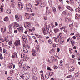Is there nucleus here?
Masks as SVG:
<instances>
[{
    "label": "nucleus",
    "instance_id": "nucleus-42",
    "mask_svg": "<svg viewBox=\"0 0 80 80\" xmlns=\"http://www.w3.org/2000/svg\"><path fill=\"white\" fill-rule=\"evenodd\" d=\"M7 80H12V78L11 77H8L7 78Z\"/></svg>",
    "mask_w": 80,
    "mask_h": 80
},
{
    "label": "nucleus",
    "instance_id": "nucleus-18",
    "mask_svg": "<svg viewBox=\"0 0 80 80\" xmlns=\"http://www.w3.org/2000/svg\"><path fill=\"white\" fill-rule=\"evenodd\" d=\"M63 42H64V38H60V44H62Z\"/></svg>",
    "mask_w": 80,
    "mask_h": 80
},
{
    "label": "nucleus",
    "instance_id": "nucleus-50",
    "mask_svg": "<svg viewBox=\"0 0 80 80\" xmlns=\"http://www.w3.org/2000/svg\"><path fill=\"white\" fill-rule=\"evenodd\" d=\"M58 8H59V10H60V9H62V6H61V5H60L58 6Z\"/></svg>",
    "mask_w": 80,
    "mask_h": 80
},
{
    "label": "nucleus",
    "instance_id": "nucleus-36",
    "mask_svg": "<svg viewBox=\"0 0 80 80\" xmlns=\"http://www.w3.org/2000/svg\"><path fill=\"white\" fill-rule=\"evenodd\" d=\"M32 78L33 79H34V80H37V77L35 76H32Z\"/></svg>",
    "mask_w": 80,
    "mask_h": 80
},
{
    "label": "nucleus",
    "instance_id": "nucleus-56",
    "mask_svg": "<svg viewBox=\"0 0 80 80\" xmlns=\"http://www.w3.org/2000/svg\"><path fill=\"white\" fill-rule=\"evenodd\" d=\"M22 39H23V40H24L26 39V38L25 37V36H22Z\"/></svg>",
    "mask_w": 80,
    "mask_h": 80
},
{
    "label": "nucleus",
    "instance_id": "nucleus-14",
    "mask_svg": "<svg viewBox=\"0 0 80 80\" xmlns=\"http://www.w3.org/2000/svg\"><path fill=\"white\" fill-rule=\"evenodd\" d=\"M53 39H54V40L56 43H58L59 42V39H58V38L56 37H54L53 38Z\"/></svg>",
    "mask_w": 80,
    "mask_h": 80
},
{
    "label": "nucleus",
    "instance_id": "nucleus-2",
    "mask_svg": "<svg viewBox=\"0 0 80 80\" xmlns=\"http://www.w3.org/2000/svg\"><path fill=\"white\" fill-rule=\"evenodd\" d=\"M16 76L17 79L18 80H22L23 79V77L21 75H20V74L17 73L16 74Z\"/></svg>",
    "mask_w": 80,
    "mask_h": 80
},
{
    "label": "nucleus",
    "instance_id": "nucleus-7",
    "mask_svg": "<svg viewBox=\"0 0 80 80\" xmlns=\"http://www.w3.org/2000/svg\"><path fill=\"white\" fill-rule=\"evenodd\" d=\"M17 57V54L16 52H14L12 53L11 57L12 58H16Z\"/></svg>",
    "mask_w": 80,
    "mask_h": 80
},
{
    "label": "nucleus",
    "instance_id": "nucleus-20",
    "mask_svg": "<svg viewBox=\"0 0 80 80\" xmlns=\"http://www.w3.org/2000/svg\"><path fill=\"white\" fill-rule=\"evenodd\" d=\"M6 31V28H1V32L2 33H5Z\"/></svg>",
    "mask_w": 80,
    "mask_h": 80
},
{
    "label": "nucleus",
    "instance_id": "nucleus-15",
    "mask_svg": "<svg viewBox=\"0 0 80 80\" xmlns=\"http://www.w3.org/2000/svg\"><path fill=\"white\" fill-rule=\"evenodd\" d=\"M74 69L75 68H74V67L73 66L70 67L69 68V72H72V71H73V70H74Z\"/></svg>",
    "mask_w": 80,
    "mask_h": 80
},
{
    "label": "nucleus",
    "instance_id": "nucleus-4",
    "mask_svg": "<svg viewBox=\"0 0 80 80\" xmlns=\"http://www.w3.org/2000/svg\"><path fill=\"white\" fill-rule=\"evenodd\" d=\"M24 27L25 28H28L29 27H30L31 26L30 25V22H28L26 23H25L24 24Z\"/></svg>",
    "mask_w": 80,
    "mask_h": 80
},
{
    "label": "nucleus",
    "instance_id": "nucleus-44",
    "mask_svg": "<svg viewBox=\"0 0 80 80\" xmlns=\"http://www.w3.org/2000/svg\"><path fill=\"white\" fill-rule=\"evenodd\" d=\"M66 8L68 9V10H70V9L72 8L70 7V6H66Z\"/></svg>",
    "mask_w": 80,
    "mask_h": 80
},
{
    "label": "nucleus",
    "instance_id": "nucleus-58",
    "mask_svg": "<svg viewBox=\"0 0 80 80\" xmlns=\"http://www.w3.org/2000/svg\"><path fill=\"white\" fill-rule=\"evenodd\" d=\"M69 20V19H68V18H67L66 19V22L67 23V22H68Z\"/></svg>",
    "mask_w": 80,
    "mask_h": 80
},
{
    "label": "nucleus",
    "instance_id": "nucleus-60",
    "mask_svg": "<svg viewBox=\"0 0 80 80\" xmlns=\"http://www.w3.org/2000/svg\"><path fill=\"white\" fill-rule=\"evenodd\" d=\"M71 44L72 45H73V43H74V41H73V40H72L71 41Z\"/></svg>",
    "mask_w": 80,
    "mask_h": 80
},
{
    "label": "nucleus",
    "instance_id": "nucleus-25",
    "mask_svg": "<svg viewBox=\"0 0 80 80\" xmlns=\"http://www.w3.org/2000/svg\"><path fill=\"white\" fill-rule=\"evenodd\" d=\"M7 13L10 14L11 13V10L10 9H8L6 11Z\"/></svg>",
    "mask_w": 80,
    "mask_h": 80
},
{
    "label": "nucleus",
    "instance_id": "nucleus-9",
    "mask_svg": "<svg viewBox=\"0 0 80 80\" xmlns=\"http://www.w3.org/2000/svg\"><path fill=\"white\" fill-rule=\"evenodd\" d=\"M25 16L27 19H30L31 18V14L26 13Z\"/></svg>",
    "mask_w": 80,
    "mask_h": 80
},
{
    "label": "nucleus",
    "instance_id": "nucleus-26",
    "mask_svg": "<svg viewBox=\"0 0 80 80\" xmlns=\"http://www.w3.org/2000/svg\"><path fill=\"white\" fill-rule=\"evenodd\" d=\"M23 50L25 53H28V50H27V49L25 48H23Z\"/></svg>",
    "mask_w": 80,
    "mask_h": 80
},
{
    "label": "nucleus",
    "instance_id": "nucleus-51",
    "mask_svg": "<svg viewBox=\"0 0 80 80\" xmlns=\"http://www.w3.org/2000/svg\"><path fill=\"white\" fill-rule=\"evenodd\" d=\"M26 47L27 48L29 49V48H30V46H29V45H27Z\"/></svg>",
    "mask_w": 80,
    "mask_h": 80
},
{
    "label": "nucleus",
    "instance_id": "nucleus-54",
    "mask_svg": "<svg viewBox=\"0 0 80 80\" xmlns=\"http://www.w3.org/2000/svg\"><path fill=\"white\" fill-rule=\"evenodd\" d=\"M63 31L65 32L67 34V33H68V32H67V29H65L63 30Z\"/></svg>",
    "mask_w": 80,
    "mask_h": 80
},
{
    "label": "nucleus",
    "instance_id": "nucleus-64",
    "mask_svg": "<svg viewBox=\"0 0 80 80\" xmlns=\"http://www.w3.org/2000/svg\"><path fill=\"white\" fill-rule=\"evenodd\" d=\"M72 38L73 39H76V37L75 36H74L72 37Z\"/></svg>",
    "mask_w": 80,
    "mask_h": 80
},
{
    "label": "nucleus",
    "instance_id": "nucleus-29",
    "mask_svg": "<svg viewBox=\"0 0 80 80\" xmlns=\"http://www.w3.org/2000/svg\"><path fill=\"white\" fill-rule=\"evenodd\" d=\"M49 74L50 76H51L52 75H54V74L53 73V72H49Z\"/></svg>",
    "mask_w": 80,
    "mask_h": 80
},
{
    "label": "nucleus",
    "instance_id": "nucleus-48",
    "mask_svg": "<svg viewBox=\"0 0 80 80\" xmlns=\"http://www.w3.org/2000/svg\"><path fill=\"white\" fill-rule=\"evenodd\" d=\"M73 23L69 25L70 27H71V28H73Z\"/></svg>",
    "mask_w": 80,
    "mask_h": 80
},
{
    "label": "nucleus",
    "instance_id": "nucleus-10",
    "mask_svg": "<svg viewBox=\"0 0 80 80\" xmlns=\"http://www.w3.org/2000/svg\"><path fill=\"white\" fill-rule=\"evenodd\" d=\"M32 73L34 75H37L38 73L37 70L36 68L32 69Z\"/></svg>",
    "mask_w": 80,
    "mask_h": 80
},
{
    "label": "nucleus",
    "instance_id": "nucleus-12",
    "mask_svg": "<svg viewBox=\"0 0 80 80\" xmlns=\"http://www.w3.org/2000/svg\"><path fill=\"white\" fill-rule=\"evenodd\" d=\"M36 2L37 4H35L36 6H37L40 4V3L42 2V0H36Z\"/></svg>",
    "mask_w": 80,
    "mask_h": 80
},
{
    "label": "nucleus",
    "instance_id": "nucleus-8",
    "mask_svg": "<svg viewBox=\"0 0 80 80\" xmlns=\"http://www.w3.org/2000/svg\"><path fill=\"white\" fill-rule=\"evenodd\" d=\"M32 8V5L30 4H26V9L28 11H29Z\"/></svg>",
    "mask_w": 80,
    "mask_h": 80
},
{
    "label": "nucleus",
    "instance_id": "nucleus-19",
    "mask_svg": "<svg viewBox=\"0 0 80 80\" xmlns=\"http://www.w3.org/2000/svg\"><path fill=\"white\" fill-rule=\"evenodd\" d=\"M18 30L19 32H22L23 30V29L22 28H19L18 29Z\"/></svg>",
    "mask_w": 80,
    "mask_h": 80
},
{
    "label": "nucleus",
    "instance_id": "nucleus-22",
    "mask_svg": "<svg viewBox=\"0 0 80 80\" xmlns=\"http://www.w3.org/2000/svg\"><path fill=\"white\" fill-rule=\"evenodd\" d=\"M54 31L55 33H57L58 32H60V30H59L58 28H56L54 29Z\"/></svg>",
    "mask_w": 80,
    "mask_h": 80
},
{
    "label": "nucleus",
    "instance_id": "nucleus-24",
    "mask_svg": "<svg viewBox=\"0 0 80 80\" xmlns=\"http://www.w3.org/2000/svg\"><path fill=\"white\" fill-rule=\"evenodd\" d=\"M22 63H23L22 62V61H20L19 63V67H22Z\"/></svg>",
    "mask_w": 80,
    "mask_h": 80
},
{
    "label": "nucleus",
    "instance_id": "nucleus-45",
    "mask_svg": "<svg viewBox=\"0 0 80 80\" xmlns=\"http://www.w3.org/2000/svg\"><path fill=\"white\" fill-rule=\"evenodd\" d=\"M15 27H20V25L17 23H16Z\"/></svg>",
    "mask_w": 80,
    "mask_h": 80
},
{
    "label": "nucleus",
    "instance_id": "nucleus-33",
    "mask_svg": "<svg viewBox=\"0 0 80 80\" xmlns=\"http://www.w3.org/2000/svg\"><path fill=\"white\" fill-rule=\"evenodd\" d=\"M69 49L70 51V53L71 54L72 53H73L72 52V50H73V49H72V48H69Z\"/></svg>",
    "mask_w": 80,
    "mask_h": 80
},
{
    "label": "nucleus",
    "instance_id": "nucleus-39",
    "mask_svg": "<svg viewBox=\"0 0 80 80\" xmlns=\"http://www.w3.org/2000/svg\"><path fill=\"white\" fill-rule=\"evenodd\" d=\"M62 33H60L58 35V37H62Z\"/></svg>",
    "mask_w": 80,
    "mask_h": 80
},
{
    "label": "nucleus",
    "instance_id": "nucleus-41",
    "mask_svg": "<svg viewBox=\"0 0 80 80\" xmlns=\"http://www.w3.org/2000/svg\"><path fill=\"white\" fill-rule=\"evenodd\" d=\"M15 2H13L12 4V7H14V6H15Z\"/></svg>",
    "mask_w": 80,
    "mask_h": 80
},
{
    "label": "nucleus",
    "instance_id": "nucleus-62",
    "mask_svg": "<svg viewBox=\"0 0 80 80\" xmlns=\"http://www.w3.org/2000/svg\"><path fill=\"white\" fill-rule=\"evenodd\" d=\"M32 29L33 31H35V28H32Z\"/></svg>",
    "mask_w": 80,
    "mask_h": 80
},
{
    "label": "nucleus",
    "instance_id": "nucleus-37",
    "mask_svg": "<svg viewBox=\"0 0 80 80\" xmlns=\"http://www.w3.org/2000/svg\"><path fill=\"white\" fill-rule=\"evenodd\" d=\"M0 59L1 60H2L3 59V56H2V54H0Z\"/></svg>",
    "mask_w": 80,
    "mask_h": 80
},
{
    "label": "nucleus",
    "instance_id": "nucleus-17",
    "mask_svg": "<svg viewBox=\"0 0 80 80\" xmlns=\"http://www.w3.org/2000/svg\"><path fill=\"white\" fill-rule=\"evenodd\" d=\"M21 58H22L26 59V58H27V56L26 55H25L24 54H21Z\"/></svg>",
    "mask_w": 80,
    "mask_h": 80
},
{
    "label": "nucleus",
    "instance_id": "nucleus-13",
    "mask_svg": "<svg viewBox=\"0 0 80 80\" xmlns=\"http://www.w3.org/2000/svg\"><path fill=\"white\" fill-rule=\"evenodd\" d=\"M28 68V66H27V65L25 64L23 65V69H24V70H26Z\"/></svg>",
    "mask_w": 80,
    "mask_h": 80
},
{
    "label": "nucleus",
    "instance_id": "nucleus-40",
    "mask_svg": "<svg viewBox=\"0 0 80 80\" xmlns=\"http://www.w3.org/2000/svg\"><path fill=\"white\" fill-rule=\"evenodd\" d=\"M3 8L2 6L0 8V11H1V12H3Z\"/></svg>",
    "mask_w": 80,
    "mask_h": 80
},
{
    "label": "nucleus",
    "instance_id": "nucleus-49",
    "mask_svg": "<svg viewBox=\"0 0 80 80\" xmlns=\"http://www.w3.org/2000/svg\"><path fill=\"white\" fill-rule=\"evenodd\" d=\"M35 35L38 37V38H41V37H40V35H36V34H35Z\"/></svg>",
    "mask_w": 80,
    "mask_h": 80
},
{
    "label": "nucleus",
    "instance_id": "nucleus-46",
    "mask_svg": "<svg viewBox=\"0 0 80 80\" xmlns=\"http://www.w3.org/2000/svg\"><path fill=\"white\" fill-rule=\"evenodd\" d=\"M48 42L49 43H50V44H51V43H52V39H49L48 40Z\"/></svg>",
    "mask_w": 80,
    "mask_h": 80
},
{
    "label": "nucleus",
    "instance_id": "nucleus-27",
    "mask_svg": "<svg viewBox=\"0 0 80 80\" xmlns=\"http://www.w3.org/2000/svg\"><path fill=\"white\" fill-rule=\"evenodd\" d=\"M45 77L46 79V80H48V79L49 78V75L46 74L45 75Z\"/></svg>",
    "mask_w": 80,
    "mask_h": 80
},
{
    "label": "nucleus",
    "instance_id": "nucleus-35",
    "mask_svg": "<svg viewBox=\"0 0 80 80\" xmlns=\"http://www.w3.org/2000/svg\"><path fill=\"white\" fill-rule=\"evenodd\" d=\"M49 5L50 7H52V1H50V2L49 1Z\"/></svg>",
    "mask_w": 80,
    "mask_h": 80
},
{
    "label": "nucleus",
    "instance_id": "nucleus-38",
    "mask_svg": "<svg viewBox=\"0 0 80 80\" xmlns=\"http://www.w3.org/2000/svg\"><path fill=\"white\" fill-rule=\"evenodd\" d=\"M78 75H79V72H78V73L75 74V77H78Z\"/></svg>",
    "mask_w": 80,
    "mask_h": 80
},
{
    "label": "nucleus",
    "instance_id": "nucleus-47",
    "mask_svg": "<svg viewBox=\"0 0 80 80\" xmlns=\"http://www.w3.org/2000/svg\"><path fill=\"white\" fill-rule=\"evenodd\" d=\"M5 40L6 42H8L9 41V40L7 38V37H5Z\"/></svg>",
    "mask_w": 80,
    "mask_h": 80
},
{
    "label": "nucleus",
    "instance_id": "nucleus-16",
    "mask_svg": "<svg viewBox=\"0 0 80 80\" xmlns=\"http://www.w3.org/2000/svg\"><path fill=\"white\" fill-rule=\"evenodd\" d=\"M32 54L33 56H36L37 55V53L36 52V51L32 49Z\"/></svg>",
    "mask_w": 80,
    "mask_h": 80
},
{
    "label": "nucleus",
    "instance_id": "nucleus-57",
    "mask_svg": "<svg viewBox=\"0 0 80 80\" xmlns=\"http://www.w3.org/2000/svg\"><path fill=\"white\" fill-rule=\"evenodd\" d=\"M71 77H72V75H69L68 76L67 78H71Z\"/></svg>",
    "mask_w": 80,
    "mask_h": 80
},
{
    "label": "nucleus",
    "instance_id": "nucleus-1",
    "mask_svg": "<svg viewBox=\"0 0 80 80\" xmlns=\"http://www.w3.org/2000/svg\"><path fill=\"white\" fill-rule=\"evenodd\" d=\"M16 29V26H15V24H12V25H11L9 26V33L10 34L12 33V29Z\"/></svg>",
    "mask_w": 80,
    "mask_h": 80
},
{
    "label": "nucleus",
    "instance_id": "nucleus-63",
    "mask_svg": "<svg viewBox=\"0 0 80 80\" xmlns=\"http://www.w3.org/2000/svg\"><path fill=\"white\" fill-rule=\"evenodd\" d=\"M53 46L54 47H56V44H53Z\"/></svg>",
    "mask_w": 80,
    "mask_h": 80
},
{
    "label": "nucleus",
    "instance_id": "nucleus-53",
    "mask_svg": "<svg viewBox=\"0 0 80 80\" xmlns=\"http://www.w3.org/2000/svg\"><path fill=\"white\" fill-rule=\"evenodd\" d=\"M50 68H51L50 67H48L47 69L48 70H50V71H51V70H52V69Z\"/></svg>",
    "mask_w": 80,
    "mask_h": 80
},
{
    "label": "nucleus",
    "instance_id": "nucleus-28",
    "mask_svg": "<svg viewBox=\"0 0 80 80\" xmlns=\"http://www.w3.org/2000/svg\"><path fill=\"white\" fill-rule=\"evenodd\" d=\"M4 20L5 21V22H7V21H8V17H6V18H5L4 19Z\"/></svg>",
    "mask_w": 80,
    "mask_h": 80
},
{
    "label": "nucleus",
    "instance_id": "nucleus-23",
    "mask_svg": "<svg viewBox=\"0 0 80 80\" xmlns=\"http://www.w3.org/2000/svg\"><path fill=\"white\" fill-rule=\"evenodd\" d=\"M76 12L80 13V8L78 7L77 9H76Z\"/></svg>",
    "mask_w": 80,
    "mask_h": 80
},
{
    "label": "nucleus",
    "instance_id": "nucleus-52",
    "mask_svg": "<svg viewBox=\"0 0 80 80\" xmlns=\"http://www.w3.org/2000/svg\"><path fill=\"white\" fill-rule=\"evenodd\" d=\"M12 43V41H9L8 43L9 45H11Z\"/></svg>",
    "mask_w": 80,
    "mask_h": 80
},
{
    "label": "nucleus",
    "instance_id": "nucleus-61",
    "mask_svg": "<svg viewBox=\"0 0 80 80\" xmlns=\"http://www.w3.org/2000/svg\"><path fill=\"white\" fill-rule=\"evenodd\" d=\"M71 2L72 3H74V2H73V0H70Z\"/></svg>",
    "mask_w": 80,
    "mask_h": 80
},
{
    "label": "nucleus",
    "instance_id": "nucleus-3",
    "mask_svg": "<svg viewBox=\"0 0 80 80\" xmlns=\"http://www.w3.org/2000/svg\"><path fill=\"white\" fill-rule=\"evenodd\" d=\"M29 75L27 74H24L23 75V78L24 80H28L29 78Z\"/></svg>",
    "mask_w": 80,
    "mask_h": 80
},
{
    "label": "nucleus",
    "instance_id": "nucleus-31",
    "mask_svg": "<svg viewBox=\"0 0 80 80\" xmlns=\"http://www.w3.org/2000/svg\"><path fill=\"white\" fill-rule=\"evenodd\" d=\"M23 41L25 43H28V40H27V38L25 39H24Z\"/></svg>",
    "mask_w": 80,
    "mask_h": 80
},
{
    "label": "nucleus",
    "instance_id": "nucleus-6",
    "mask_svg": "<svg viewBox=\"0 0 80 80\" xmlns=\"http://www.w3.org/2000/svg\"><path fill=\"white\" fill-rule=\"evenodd\" d=\"M15 18L16 20L18 22L20 19H22V16L20 15L18 16L17 15H16L15 16Z\"/></svg>",
    "mask_w": 80,
    "mask_h": 80
},
{
    "label": "nucleus",
    "instance_id": "nucleus-30",
    "mask_svg": "<svg viewBox=\"0 0 80 80\" xmlns=\"http://www.w3.org/2000/svg\"><path fill=\"white\" fill-rule=\"evenodd\" d=\"M0 40H1V42H5V40L3 39V38H1L0 39Z\"/></svg>",
    "mask_w": 80,
    "mask_h": 80
},
{
    "label": "nucleus",
    "instance_id": "nucleus-55",
    "mask_svg": "<svg viewBox=\"0 0 80 80\" xmlns=\"http://www.w3.org/2000/svg\"><path fill=\"white\" fill-rule=\"evenodd\" d=\"M59 67H63V64H60L59 65Z\"/></svg>",
    "mask_w": 80,
    "mask_h": 80
},
{
    "label": "nucleus",
    "instance_id": "nucleus-34",
    "mask_svg": "<svg viewBox=\"0 0 80 80\" xmlns=\"http://www.w3.org/2000/svg\"><path fill=\"white\" fill-rule=\"evenodd\" d=\"M46 30L47 31L48 33H49V35H51L50 34V33L51 32H49V28H47L46 27Z\"/></svg>",
    "mask_w": 80,
    "mask_h": 80
},
{
    "label": "nucleus",
    "instance_id": "nucleus-43",
    "mask_svg": "<svg viewBox=\"0 0 80 80\" xmlns=\"http://www.w3.org/2000/svg\"><path fill=\"white\" fill-rule=\"evenodd\" d=\"M43 32L44 35H48V33H47V32H46V30L43 31Z\"/></svg>",
    "mask_w": 80,
    "mask_h": 80
},
{
    "label": "nucleus",
    "instance_id": "nucleus-5",
    "mask_svg": "<svg viewBox=\"0 0 80 80\" xmlns=\"http://www.w3.org/2000/svg\"><path fill=\"white\" fill-rule=\"evenodd\" d=\"M14 45L16 47H17L18 45H20V40H16L14 43Z\"/></svg>",
    "mask_w": 80,
    "mask_h": 80
},
{
    "label": "nucleus",
    "instance_id": "nucleus-32",
    "mask_svg": "<svg viewBox=\"0 0 80 80\" xmlns=\"http://www.w3.org/2000/svg\"><path fill=\"white\" fill-rule=\"evenodd\" d=\"M52 10L53 13H55V12H56V8H55L53 7L52 8Z\"/></svg>",
    "mask_w": 80,
    "mask_h": 80
},
{
    "label": "nucleus",
    "instance_id": "nucleus-21",
    "mask_svg": "<svg viewBox=\"0 0 80 80\" xmlns=\"http://www.w3.org/2000/svg\"><path fill=\"white\" fill-rule=\"evenodd\" d=\"M40 6L41 7H44L45 6V3L44 2L41 3L40 4Z\"/></svg>",
    "mask_w": 80,
    "mask_h": 80
},
{
    "label": "nucleus",
    "instance_id": "nucleus-11",
    "mask_svg": "<svg viewBox=\"0 0 80 80\" xmlns=\"http://www.w3.org/2000/svg\"><path fill=\"white\" fill-rule=\"evenodd\" d=\"M20 2L19 3V4L18 5V7L20 10H22V9L23 8V4H22L21 3L20 4Z\"/></svg>",
    "mask_w": 80,
    "mask_h": 80
},
{
    "label": "nucleus",
    "instance_id": "nucleus-59",
    "mask_svg": "<svg viewBox=\"0 0 80 80\" xmlns=\"http://www.w3.org/2000/svg\"><path fill=\"white\" fill-rule=\"evenodd\" d=\"M17 32H18V31L17 30H14V32L15 33H17Z\"/></svg>",
    "mask_w": 80,
    "mask_h": 80
}]
</instances>
